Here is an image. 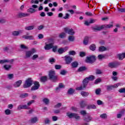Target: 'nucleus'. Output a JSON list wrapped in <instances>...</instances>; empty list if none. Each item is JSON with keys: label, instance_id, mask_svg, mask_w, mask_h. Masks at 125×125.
<instances>
[{"label": "nucleus", "instance_id": "f257e3e1", "mask_svg": "<svg viewBox=\"0 0 125 125\" xmlns=\"http://www.w3.org/2000/svg\"><path fill=\"white\" fill-rule=\"evenodd\" d=\"M49 78L51 81L52 82H56L58 81V76H57L56 73L54 70H50L49 71Z\"/></svg>", "mask_w": 125, "mask_h": 125}, {"label": "nucleus", "instance_id": "f03ea898", "mask_svg": "<svg viewBox=\"0 0 125 125\" xmlns=\"http://www.w3.org/2000/svg\"><path fill=\"white\" fill-rule=\"evenodd\" d=\"M48 44L45 43V45L44 47L45 50H49L51 49L53 47V45H54V42H53V40L50 39L48 41Z\"/></svg>", "mask_w": 125, "mask_h": 125}, {"label": "nucleus", "instance_id": "7ed1b4c3", "mask_svg": "<svg viewBox=\"0 0 125 125\" xmlns=\"http://www.w3.org/2000/svg\"><path fill=\"white\" fill-rule=\"evenodd\" d=\"M66 116L69 118V119H75L76 121H79V120L81 119V116L79 115V114L77 113H74L72 112H67Z\"/></svg>", "mask_w": 125, "mask_h": 125}, {"label": "nucleus", "instance_id": "20e7f679", "mask_svg": "<svg viewBox=\"0 0 125 125\" xmlns=\"http://www.w3.org/2000/svg\"><path fill=\"white\" fill-rule=\"evenodd\" d=\"M33 85V80L32 78L27 79L23 84L24 88H28V87H30Z\"/></svg>", "mask_w": 125, "mask_h": 125}, {"label": "nucleus", "instance_id": "39448f33", "mask_svg": "<svg viewBox=\"0 0 125 125\" xmlns=\"http://www.w3.org/2000/svg\"><path fill=\"white\" fill-rule=\"evenodd\" d=\"M96 58L95 56H90V57H87L86 58L85 62L86 63H89L90 64H92L95 62Z\"/></svg>", "mask_w": 125, "mask_h": 125}, {"label": "nucleus", "instance_id": "423d86ee", "mask_svg": "<svg viewBox=\"0 0 125 125\" xmlns=\"http://www.w3.org/2000/svg\"><path fill=\"white\" fill-rule=\"evenodd\" d=\"M121 63L118 62H109L108 64V66L109 68H117L118 66H120Z\"/></svg>", "mask_w": 125, "mask_h": 125}, {"label": "nucleus", "instance_id": "0eeeda50", "mask_svg": "<svg viewBox=\"0 0 125 125\" xmlns=\"http://www.w3.org/2000/svg\"><path fill=\"white\" fill-rule=\"evenodd\" d=\"M83 120L86 123H89V122H91L92 120V117L89 114H86L85 115L83 116Z\"/></svg>", "mask_w": 125, "mask_h": 125}, {"label": "nucleus", "instance_id": "6e6552de", "mask_svg": "<svg viewBox=\"0 0 125 125\" xmlns=\"http://www.w3.org/2000/svg\"><path fill=\"white\" fill-rule=\"evenodd\" d=\"M64 31L65 33L68 34V35H70V36H73L75 35V31L73 29H69L68 27H66L64 28Z\"/></svg>", "mask_w": 125, "mask_h": 125}, {"label": "nucleus", "instance_id": "1a4fd4ad", "mask_svg": "<svg viewBox=\"0 0 125 125\" xmlns=\"http://www.w3.org/2000/svg\"><path fill=\"white\" fill-rule=\"evenodd\" d=\"M120 85H121L120 83H117L116 84H114V85H107L106 89L107 90H109V91L112 90L113 88H117V87H118V86H120Z\"/></svg>", "mask_w": 125, "mask_h": 125}, {"label": "nucleus", "instance_id": "9d476101", "mask_svg": "<svg viewBox=\"0 0 125 125\" xmlns=\"http://www.w3.org/2000/svg\"><path fill=\"white\" fill-rule=\"evenodd\" d=\"M103 29H104L103 25H96L92 27V30L94 31V32H99V31H101Z\"/></svg>", "mask_w": 125, "mask_h": 125}, {"label": "nucleus", "instance_id": "9b49d317", "mask_svg": "<svg viewBox=\"0 0 125 125\" xmlns=\"http://www.w3.org/2000/svg\"><path fill=\"white\" fill-rule=\"evenodd\" d=\"M34 84V85L32 86L31 90H37V89L40 88V83H39V82H35Z\"/></svg>", "mask_w": 125, "mask_h": 125}, {"label": "nucleus", "instance_id": "f8f14e48", "mask_svg": "<svg viewBox=\"0 0 125 125\" xmlns=\"http://www.w3.org/2000/svg\"><path fill=\"white\" fill-rule=\"evenodd\" d=\"M64 58H65V63L67 65L71 64V63L72 62V61H73V58L70 57V56H65L64 57Z\"/></svg>", "mask_w": 125, "mask_h": 125}, {"label": "nucleus", "instance_id": "ddd939ff", "mask_svg": "<svg viewBox=\"0 0 125 125\" xmlns=\"http://www.w3.org/2000/svg\"><path fill=\"white\" fill-rule=\"evenodd\" d=\"M24 109L26 110H30V107H28L27 105H19L17 107V110H18L19 111Z\"/></svg>", "mask_w": 125, "mask_h": 125}, {"label": "nucleus", "instance_id": "4468645a", "mask_svg": "<svg viewBox=\"0 0 125 125\" xmlns=\"http://www.w3.org/2000/svg\"><path fill=\"white\" fill-rule=\"evenodd\" d=\"M27 16H29V14L25 13H19L17 15L18 18H23Z\"/></svg>", "mask_w": 125, "mask_h": 125}, {"label": "nucleus", "instance_id": "2eb2a0df", "mask_svg": "<svg viewBox=\"0 0 125 125\" xmlns=\"http://www.w3.org/2000/svg\"><path fill=\"white\" fill-rule=\"evenodd\" d=\"M14 61V60L12 59L10 60H0V64H3L4 63H10V64H12Z\"/></svg>", "mask_w": 125, "mask_h": 125}, {"label": "nucleus", "instance_id": "dca6fc26", "mask_svg": "<svg viewBox=\"0 0 125 125\" xmlns=\"http://www.w3.org/2000/svg\"><path fill=\"white\" fill-rule=\"evenodd\" d=\"M21 84H22V81L19 80L14 83L13 86L14 87H19Z\"/></svg>", "mask_w": 125, "mask_h": 125}, {"label": "nucleus", "instance_id": "f3484780", "mask_svg": "<svg viewBox=\"0 0 125 125\" xmlns=\"http://www.w3.org/2000/svg\"><path fill=\"white\" fill-rule=\"evenodd\" d=\"M22 33H23V30L15 31L12 32V35L15 36V37H17Z\"/></svg>", "mask_w": 125, "mask_h": 125}, {"label": "nucleus", "instance_id": "a211bd4d", "mask_svg": "<svg viewBox=\"0 0 125 125\" xmlns=\"http://www.w3.org/2000/svg\"><path fill=\"white\" fill-rule=\"evenodd\" d=\"M88 82H89V80H88V78L87 77L85 78L83 81V83L84 87H86V86L87 85V84L88 83Z\"/></svg>", "mask_w": 125, "mask_h": 125}, {"label": "nucleus", "instance_id": "6ab92c4d", "mask_svg": "<svg viewBox=\"0 0 125 125\" xmlns=\"http://www.w3.org/2000/svg\"><path fill=\"white\" fill-rule=\"evenodd\" d=\"M89 41V38L88 37H85L83 41V43L85 45H87L88 44V42Z\"/></svg>", "mask_w": 125, "mask_h": 125}, {"label": "nucleus", "instance_id": "aec40b11", "mask_svg": "<svg viewBox=\"0 0 125 125\" xmlns=\"http://www.w3.org/2000/svg\"><path fill=\"white\" fill-rule=\"evenodd\" d=\"M86 109L90 110V109H96V106L94 104H89L87 106Z\"/></svg>", "mask_w": 125, "mask_h": 125}, {"label": "nucleus", "instance_id": "412c9836", "mask_svg": "<svg viewBox=\"0 0 125 125\" xmlns=\"http://www.w3.org/2000/svg\"><path fill=\"white\" fill-rule=\"evenodd\" d=\"M46 81H47V77L46 76H42L40 78V82H41V83H45Z\"/></svg>", "mask_w": 125, "mask_h": 125}, {"label": "nucleus", "instance_id": "4be33fe9", "mask_svg": "<svg viewBox=\"0 0 125 125\" xmlns=\"http://www.w3.org/2000/svg\"><path fill=\"white\" fill-rule=\"evenodd\" d=\"M38 117H35L31 118L30 122V123H31V124H35V123H37V122H38Z\"/></svg>", "mask_w": 125, "mask_h": 125}, {"label": "nucleus", "instance_id": "5701e85b", "mask_svg": "<svg viewBox=\"0 0 125 125\" xmlns=\"http://www.w3.org/2000/svg\"><path fill=\"white\" fill-rule=\"evenodd\" d=\"M113 26V24H105L103 25V29H110V28H112Z\"/></svg>", "mask_w": 125, "mask_h": 125}, {"label": "nucleus", "instance_id": "b1692460", "mask_svg": "<svg viewBox=\"0 0 125 125\" xmlns=\"http://www.w3.org/2000/svg\"><path fill=\"white\" fill-rule=\"evenodd\" d=\"M71 66L72 68H77L78 66H79V62L76 61L73 62L71 63Z\"/></svg>", "mask_w": 125, "mask_h": 125}, {"label": "nucleus", "instance_id": "393cba45", "mask_svg": "<svg viewBox=\"0 0 125 125\" xmlns=\"http://www.w3.org/2000/svg\"><path fill=\"white\" fill-rule=\"evenodd\" d=\"M37 10L36 9L30 8L27 10V12L29 13H35V12H37Z\"/></svg>", "mask_w": 125, "mask_h": 125}, {"label": "nucleus", "instance_id": "a878e982", "mask_svg": "<svg viewBox=\"0 0 125 125\" xmlns=\"http://www.w3.org/2000/svg\"><path fill=\"white\" fill-rule=\"evenodd\" d=\"M81 94L83 97H87V96L89 95V93L85 91H82Z\"/></svg>", "mask_w": 125, "mask_h": 125}, {"label": "nucleus", "instance_id": "bb28decb", "mask_svg": "<svg viewBox=\"0 0 125 125\" xmlns=\"http://www.w3.org/2000/svg\"><path fill=\"white\" fill-rule=\"evenodd\" d=\"M66 49L64 48H60L58 49V52L60 54H62V53H64V52H65Z\"/></svg>", "mask_w": 125, "mask_h": 125}, {"label": "nucleus", "instance_id": "cd10ccee", "mask_svg": "<svg viewBox=\"0 0 125 125\" xmlns=\"http://www.w3.org/2000/svg\"><path fill=\"white\" fill-rule=\"evenodd\" d=\"M99 50L101 52H102L103 51H105V50H107V48L104 46H101L99 47Z\"/></svg>", "mask_w": 125, "mask_h": 125}, {"label": "nucleus", "instance_id": "c85d7f7f", "mask_svg": "<svg viewBox=\"0 0 125 125\" xmlns=\"http://www.w3.org/2000/svg\"><path fill=\"white\" fill-rule=\"evenodd\" d=\"M125 57V53H122L121 54L118 55V58H119V60H123V58Z\"/></svg>", "mask_w": 125, "mask_h": 125}, {"label": "nucleus", "instance_id": "c756f323", "mask_svg": "<svg viewBox=\"0 0 125 125\" xmlns=\"http://www.w3.org/2000/svg\"><path fill=\"white\" fill-rule=\"evenodd\" d=\"M89 49L92 51H94L96 49V46L94 44H92L89 47Z\"/></svg>", "mask_w": 125, "mask_h": 125}, {"label": "nucleus", "instance_id": "7c9ffc66", "mask_svg": "<svg viewBox=\"0 0 125 125\" xmlns=\"http://www.w3.org/2000/svg\"><path fill=\"white\" fill-rule=\"evenodd\" d=\"M32 52L30 51H27L25 54V58H30L31 57V55H32Z\"/></svg>", "mask_w": 125, "mask_h": 125}, {"label": "nucleus", "instance_id": "2f4dec72", "mask_svg": "<svg viewBox=\"0 0 125 125\" xmlns=\"http://www.w3.org/2000/svg\"><path fill=\"white\" fill-rule=\"evenodd\" d=\"M34 28H35V26L32 25V26H26L25 27V29L27 30V31H30L31 30H34Z\"/></svg>", "mask_w": 125, "mask_h": 125}, {"label": "nucleus", "instance_id": "473e14b6", "mask_svg": "<svg viewBox=\"0 0 125 125\" xmlns=\"http://www.w3.org/2000/svg\"><path fill=\"white\" fill-rule=\"evenodd\" d=\"M86 70V67L85 66H81L79 67L78 70V72H83V71H85Z\"/></svg>", "mask_w": 125, "mask_h": 125}, {"label": "nucleus", "instance_id": "72a5a7b5", "mask_svg": "<svg viewBox=\"0 0 125 125\" xmlns=\"http://www.w3.org/2000/svg\"><path fill=\"white\" fill-rule=\"evenodd\" d=\"M66 33L65 32H62L59 35V38L61 39H63L64 38H66Z\"/></svg>", "mask_w": 125, "mask_h": 125}, {"label": "nucleus", "instance_id": "f704fd0d", "mask_svg": "<svg viewBox=\"0 0 125 125\" xmlns=\"http://www.w3.org/2000/svg\"><path fill=\"white\" fill-rule=\"evenodd\" d=\"M43 102L45 104V105H48L49 104V99L45 98L42 100Z\"/></svg>", "mask_w": 125, "mask_h": 125}, {"label": "nucleus", "instance_id": "c9c22d12", "mask_svg": "<svg viewBox=\"0 0 125 125\" xmlns=\"http://www.w3.org/2000/svg\"><path fill=\"white\" fill-rule=\"evenodd\" d=\"M10 48V46H7L4 47L3 48V50L4 52H8V51H9Z\"/></svg>", "mask_w": 125, "mask_h": 125}, {"label": "nucleus", "instance_id": "e433bc0d", "mask_svg": "<svg viewBox=\"0 0 125 125\" xmlns=\"http://www.w3.org/2000/svg\"><path fill=\"white\" fill-rule=\"evenodd\" d=\"M80 106L81 107V108H84V107H85V106H86V104H85V103H84V102L83 101H82L80 103Z\"/></svg>", "mask_w": 125, "mask_h": 125}, {"label": "nucleus", "instance_id": "4c0bfd02", "mask_svg": "<svg viewBox=\"0 0 125 125\" xmlns=\"http://www.w3.org/2000/svg\"><path fill=\"white\" fill-rule=\"evenodd\" d=\"M64 87V85L62 83H60L59 85V87L56 88V90H59L60 88H63Z\"/></svg>", "mask_w": 125, "mask_h": 125}, {"label": "nucleus", "instance_id": "58836bf2", "mask_svg": "<svg viewBox=\"0 0 125 125\" xmlns=\"http://www.w3.org/2000/svg\"><path fill=\"white\" fill-rule=\"evenodd\" d=\"M68 41H69V42H74V41H75V36H69L68 37Z\"/></svg>", "mask_w": 125, "mask_h": 125}, {"label": "nucleus", "instance_id": "ea45409f", "mask_svg": "<svg viewBox=\"0 0 125 125\" xmlns=\"http://www.w3.org/2000/svg\"><path fill=\"white\" fill-rule=\"evenodd\" d=\"M11 68V65H10L6 64V65H4V68L6 71H8V70H9V69H10Z\"/></svg>", "mask_w": 125, "mask_h": 125}, {"label": "nucleus", "instance_id": "a19ab883", "mask_svg": "<svg viewBox=\"0 0 125 125\" xmlns=\"http://www.w3.org/2000/svg\"><path fill=\"white\" fill-rule=\"evenodd\" d=\"M5 23H6V20L5 19H0V24H4Z\"/></svg>", "mask_w": 125, "mask_h": 125}, {"label": "nucleus", "instance_id": "79ce46f5", "mask_svg": "<svg viewBox=\"0 0 125 125\" xmlns=\"http://www.w3.org/2000/svg\"><path fill=\"white\" fill-rule=\"evenodd\" d=\"M75 92V90H74L73 88H70L68 90L67 93L68 94H73Z\"/></svg>", "mask_w": 125, "mask_h": 125}, {"label": "nucleus", "instance_id": "37998d69", "mask_svg": "<svg viewBox=\"0 0 125 125\" xmlns=\"http://www.w3.org/2000/svg\"><path fill=\"white\" fill-rule=\"evenodd\" d=\"M87 78H88V80H89V81H93L94 80H95V77L93 75H90Z\"/></svg>", "mask_w": 125, "mask_h": 125}, {"label": "nucleus", "instance_id": "c03bdc74", "mask_svg": "<svg viewBox=\"0 0 125 125\" xmlns=\"http://www.w3.org/2000/svg\"><path fill=\"white\" fill-rule=\"evenodd\" d=\"M7 76L8 79H9V80H11V79H13L14 77V75L13 74H7Z\"/></svg>", "mask_w": 125, "mask_h": 125}, {"label": "nucleus", "instance_id": "a18cd8bd", "mask_svg": "<svg viewBox=\"0 0 125 125\" xmlns=\"http://www.w3.org/2000/svg\"><path fill=\"white\" fill-rule=\"evenodd\" d=\"M62 106V104H61V103H59L54 106V108H55L56 109H57L58 108H60V107H61Z\"/></svg>", "mask_w": 125, "mask_h": 125}, {"label": "nucleus", "instance_id": "49530a36", "mask_svg": "<svg viewBox=\"0 0 125 125\" xmlns=\"http://www.w3.org/2000/svg\"><path fill=\"white\" fill-rule=\"evenodd\" d=\"M5 115H10L11 114V110L9 109H6L5 110Z\"/></svg>", "mask_w": 125, "mask_h": 125}, {"label": "nucleus", "instance_id": "de8ad7c7", "mask_svg": "<svg viewBox=\"0 0 125 125\" xmlns=\"http://www.w3.org/2000/svg\"><path fill=\"white\" fill-rule=\"evenodd\" d=\"M38 58H39V55L37 54L34 55L31 58L32 60H36V59H38Z\"/></svg>", "mask_w": 125, "mask_h": 125}, {"label": "nucleus", "instance_id": "09e8293b", "mask_svg": "<svg viewBox=\"0 0 125 125\" xmlns=\"http://www.w3.org/2000/svg\"><path fill=\"white\" fill-rule=\"evenodd\" d=\"M100 117L101 119H107V114L106 113H104L101 115Z\"/></svg>", "mask_w": 125, "mask_h": 125}, {"label": "nucleus", "instance_id": "8fccbe9b", "mask_svg": "<svg viewBox=\"0 0 125 125\" xmlns=\"http://www.w3.org/2000/svg\"><path fill=\"white\" fill-rule=\"evenodd\" d=\"M84 88H85V87H83V85H82L80 87L76 88V90H83Z\"/></svg>", "mask_w": 125, "mask_h": 125}, {"label": "nucleus", "instance_id": "3c124183", "mask_svg": "<svg viewBox=\"0 0 125 125\" xmlns=\"http://www.w3.org/2000/svg\"><path fill=\"white\" fill-rule=\"evenodd\" d=\"M55 68L56 70H60L61 68H62V66L59 65V64H56L55 65Z\"/></svg>", "mask_w": 125, "mask_h": 125}, {"label": "nucleus", "instance_id": "603ef678", "mask_svg": "<svg viewBox=\"0 0 125 125\" xmlns=\"http://www.w3.org/2000/svg\"><path fill=\"white\" fill-rule=\"evenodd\" d=\"M100 92H101V89L100 88H98L95 91V93L97 95H99V94H100Z\"/></svg>", "mask_w": 125, "mask_h": 125}, {"label": "nucleus", "instance_id": "864d4df0", "mask_svg": "<svg viewBox=\"0 0 125 125\" xmlns=\"http://www.w3.org/2000/svg\"><path fill=\"white\" fill-rule=\"evenodd\" d=\"M28 93H23L21 95V98H25V97H28Z\"/></svg>", "mask_w": 125, "mask_h": 125}, {"label": "nucleus", "instance_id": "5fc2aeb1", "mask_svg": "<svg viewBox=\"0 0 125 125\" xmlns=\"http://www.w3.org/2000/svg\"><path fill=\"white\" fill-rule=\"evenodd\" d=\"M33 103H35V100H31L29 102H28L27 103V105L31 106V105H32V104H33Z\"/></svg>", "mask_w": 125, "mask_h": 125}, {"label": "nucleus", "instance_id": "6e6d98bb", "mask_svg": "<svg viewBox=\"0 0 125 125\" xmlns=\"http://www.w3.org/2000/svg\"><path fill=\"white\" fill-rule=\"evenodd\" d=\"M52 51L53 52H56V50H57L58 46H54V45H53V47H52Z\"/></svg>", "mask_w": 125, "mask_h": 125}, {"label": "nucleus", "instance_id": "4d7b16f0", "mask_svg": "<svg viewBox=\"0 0 125 125\" xmlns=\"http://www.w3.org/2000/svg\"><path fill=\"white\" fill-rule=\"evenodd\" d=\"M20 47L22 49H28V47L26 46L24 44H21Z\"/></svg>", "mask_w": 125, "mask_h": 125}, {"label": "nucleus", "instance_id": "13d9d810", "mask_svg": "<svg viewBox=\"0 0 125 125\" xmlns=\"http://www.w3.org/2000/svg\"><path fill=\"white\" fill-rule=\"evenodd\" d=\"M120 93H125V88H121L119 90Z\"/></svg>", "mask_w": 125, "mask_h": 125}, {"label": "nucleus", "instance_id": "bf43d9fd", "mask_svg": "<svg viewBox=\"0 0 125 125\" xmlns=\"http://www.w3.org/2000/svg\"><path fill=\"white\" fill-rule=\"evenodd\" d=\"M67 74V71L65 70H62L61 71L60 74L62 75V76H64Z\"/></svg>", "mask_w": 125, "mask_h": 125}, {"label": "nucleus", "instance_id": "052dcab7", "mask_svg": "<svg viewBox=\"0 0 125 125\" xmlns=\"http://www.w3.org/2000/svg\"><path fill=\"white\" fill-rule=\"evenodd\" d=\"M104 57H105V56H104V55H102V54H100V55H99L98 56V58L100 60H101V59H103V58H104Z\"/></svg>", "mask_w": 125, "mask_h": 125}, {"label": "nucleus", "instance_id": "680f3d73", "mask_svg": "<svg viewBox=\"0 0 125 125\" xmlns=\"http://www.w3.org/2000/svg\"><path fill=\"white\" fill-rule=\"evenodd\" d=\"M70 18V15L68 13L65 14V16L63 17V19H69Z\"/></svg>", "mask_w": 125, "mask_h": 125}, {"label": "nucleus", "instance_id": "e2e57ef3", "mask_svg": "<svg viewBox=\"0 0 125 125\" xmlns=\"http://www.w3.org/2000/svg\"><path fill=\"white\" fill-rule=\"evenodd\" d=\"M69 54V55H76V52L75 51H70Z\"/></svg>", "mask_w": 125, "mask_h": 125}, {"label": "nucleus", "instance_id": "0e129e2a", "mask_svg": "<svg viewBox=\"0 0 125 125\" xmlns=\"http://www.w3.org/2000/svg\"><path fill=\"white\" fill-rule=\"evenodd\" d=\"M84 56H85V53L83 52H80V57H84Z\"/></svg>", "mask_w": 125, "mask_h": 125}, {"label": "nucleus", "instance_id": "69168bd1", "mask_svg": "<svg viewBox=\"0 0 125 125\" xmlns=\"http://www.w3.org/2000/svg\"><path fill=\"white\" fill-rule=\"evenodd\" d=\"M39 0H32L31 2V3H35L36 4H39Z\"/></svg>", "mask_w": 125, "mask_h": 125}, {"label": "nucleus", "instance_id": "338daca9", "mask_svg": "<svg viewBox=\"0 0 125 125\" xmlns=\"http://www.w3.org/2000/svg\"><path fill=\"white\" fill-rule=\"evenodd\" d=\"M99 83H101V79L100 78L97 79L95 81V83L97 84Z\"/></svg>", "mask_w": 125, "mask_h": 125}, {"label": "nucleus", "instance_id": "774afa93", "mask_svg": "<svg viewBox=\"0 0 125 125\" xmlns=\"http://www.w3.org/2000/svg\"><path fill=\"white\" fill-rule=\"evenodd\" d=\"M80 113L81 114V115H83V116H85V115H86V111H85V110H82L80 112Z\"/></svg>", "mask_w": 125, "mask_h": 125}]
</instances>
